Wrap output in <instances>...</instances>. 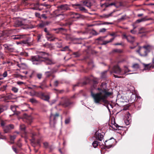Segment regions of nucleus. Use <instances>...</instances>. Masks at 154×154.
<instances>
[{
  "label": "nucleus",
  "mask_w": 154,
  "mask_h": 154,
  "mask_svg": "<svg viewBox=\"0 0 154 154\" xmlns=\"http://www.w3.org/2000/svg\"><path fill=\"white\" fill-rule=\"evenodd\" d=\"M97 89L99 91L98 92L94 93L92 89L91 91V95L94 103L97 105L103 104L104 105L108 104L109 102L107 98L112 95V93L110 92L107 88L106 83H102L100 87Z\"/></svg>",
  "instance_id": "f257e3e1"
},
{
  "label": "nucleus",
  "mask_w": 154,
  "mask_h": 154,
  "mask_svg": "<svg viewBox=\"0 0 154 154\" xmlns=\"http://www.w3.org/2000/svg\"><path fill=\"white\" fill-rule=\"evenodd\" d=\"M31 60L33 64L37 65L40 64L41 62H44L47 65H51L54 63L50 59L44 57L43 55H37L33 56L31 58Z\"/></svg>",
  "instance_id": "f03ea898"
},
{
  "label": "nucleus",
  "mask_w": 154,
  "mask_h": 154,
  "mask_svg": "<svg viewBox=\"0 0 154 154\" xmlns=\"http://www.w3.org/2000/svg\"><path fill=\"white\" fill-rule=\"evenodd\" d=\"M150 51V46L149 45L145 46L143 47H139V49L136 51L139 54L142 56H145Z\"/></svg>",
  "instance_id": "7ed1b4c3"
},
{
  "label": "nucleus",
  "mask_w": 154,
  "mask_h": 154,
  "mask_svg": "<svg viewBox=\"0 0 154 154\" xmlns=\"http://www.w3.org/2000/svg\"><path fill=\"white\" fill-rule=\"evenodd\" d=\"M59 116V114L57 113H56L55 115H54L52 113L51 114L50 122L51 126H53L56 123V120Z\"/></svg>",
  "instance_id": "20e7f679"
},
{
  "label": "nucleus",
  "mask_w": 154,
  "mask_h": 154,
  "mask_svg": "<svg viewBox=\"0 0 154 154\" xmlns=\"http://www.w3.org/2000/svg\"><path fill=\"white\" fill-rule=\"evenodd\" d=\"M14 126L13 124H9L6 125V126L3 128V130L5 133H10L11 132V130L14 129Z\"/></svg>",
  "instance_id": "39448f33"
},
{
  "label": "nucleus",
  "mask_w": 154,
  "mask_h": 154,
  "mask_svg": "<svg viewBox=\"0 0 154 154\" xmlns=\"http://www.w3.org/2000/svg\"><path fill=\"white\" fill-rule=\"evenodd\" d=\"M3 46L5 50H7L9 52H12L14 50V48L13 47L12 44H4Z\"/></svg>",
  "instance_id": "423d86ee"
},
{
  "label": "nucleus",
  "mask_w": 154,
  "mask_h": 154,
  "mask_svg": "<svg viewBox=\"0 0 154 154\" xmlns=\"http://www.w3.org/2000/svg\"><path fill=\"white\" fill-rule=\"evenodd\" d=\"M57 8L58 11H66L69 9V6L66 4L61 5L57 6Z\"/></svg>",
  "instance_id": "0eeeda50"
},
{
  "label": "nucleus",
  "mask_w": 154,
  "mask_h": 154,
  "mask_svg": "<svg viewBox=\"0 0 154 154\" xmlns=\"http://www.w3.org/2000/svg\"><path fill=\"white\" fill-rule=\"evenodd\" d=\"M112 71L113 72L119 75H121L123 74L121 69L117 65L114 66L112 68Z\"/></svg>",
  "instance_id": "6e6552de"
},
{
  "label": "nucleus",
  "mask_w": 154,
  "mask_h": 154,
  "mask_svg": "<svg viewBox=\"0 0 154 154\" xmlns=\"http://www.w3.org/2000/svg\"><path fill=\"white\" fill-rule=\"evenodd\" d=\"M123 37L124 38L126 39L128 42L130 43H133L135 41L134 37L131 35H129L127 36L125 35H124Z\"/></svg>",
  "instance_id": "1a4fd4ad"
},
{
  "label": "nucleus",
  "mask_w": 154,
  "mask_h": 154,
  "mask_svg": "<svg viewBox=\"0 0 154 154\" xmlns=\"http://www.w3.org/2000/svg\"><path fill=\"white\" fill-rule=\"evenodd\" d=\"M25 38V35H13L11 36V38L13 39H19Z\"/></svg>",
  "instance_id": "9d476101"
},
{
  "label": "nucleus",
  "mask_w": 154,
  "mask_h": 154,
  "mask_svg": "<svg viewBox=\"0 0 154 154\" xmlns=\"http://www.w3.org/2000/svg\"><path fill=\"white\" fill-rule=\"evenodd\" d=\"M131 122V115L129 112H128L126 116V119L125 120V122L126 125H128Z\"/></svg>",
  "instance_id": "9b49d317"
},
{
  "label": "nucleus",
  "mask_w": 154,
  "mask_h": 154,
  "mask_svg": "<svg viewBox=\"0 0 154 154\" xmlns=\"http://www.w3.org/2000/svg\"><path fill=\"white\" fill-rule=\"evenodd\" d=\"M69 15L71 16V17L75 18H78L80 17V14L77 13L71 12L69 13Z\"/></svg>",
  "instance_id": "f8f14e48"
},
{
  "label": "nucleus",
  "mask_w": 154,
  "mask_h": 154,
  "mask_svg": "<svg viewBox=\"0 0 154 154\" xmlns=\"http://www.w3.org/2000/svg\"><path fill=\"white\" fill-rule=\"evenodd\" d=\"M83 4L84 5L89 8H90L91 5V3L89 0H85Z\"/></svg>",
  "instance_id": "ddd939ff"
},
{
  "label": "nucleus",
  "mask_w": 154,
  "mask_h": 154,
  "mask_svg": "<svg viewBox=\"0 0 154 154\" xmlns=\"http://www.w3.org/2000/svg\"><path fill=\"white\" fill-rule=\"evenodd\" d=\"M96 138L100 141H101L103 138V136L101 133H98L96 134Z\"/></svg>",
  "instance_id": "4468645a"
},
{
  "label": "nucleus",
  "mask_w": 154,
  "mask_h": 154,
  "mask_svg": "<svg viewBox=\"0 0 154 154\" xmlns=\"http://www.w3.org/2000/svg\"><path fill=\"white\" fill-rule=\"evenodd\" d=\"M115 10H114L112 12H111V13L108 14H103L102 17L104 18H107L109 17H111L112 15V14L115 12Z\"/></svg>",
  "instance_id": "2eb2a0df"
},
{
  "label": "nucleus",
  "mask_w": 154,
  "mask_h": 154,
  "mask_svg": "<svg viewBox=\"0 0 154 154\" xmlns=\"http://www.w3.org/2000/svg\"><path fill=\"white\" fill-rule=\"evenodd\" d=\"M23 24L22 22L19 20H17L14 23V26L16 27H18L20 26Z\"/></svg>",
  "instance_id": "dca6fc26"
},
{
  "label": "nucleus",
  "mask_w": 154,
  "mask_h": 154,
  "mask_svg": "<svg viewBox=\"0 0 154 154\" xmlns=\"http://www.w3.org/2000/svg\"><path fill=\"white\" fill-rule=\"evenodd\" d=\"M17 108L18 107L15 105H11L10 107V108L11 110L14 112V114H16L17 115H18V114L16 113L15 112L17 110Z\"/></svg>",
  "instance_id": "f3484780"
},
{
  "label": "nucleus",
  "mask_w": 154,
  "mask_h": 154,
  "mask_svg": "<svg viewBox=\"0 0 154 154\" xmlns=\"http://www.w3.org/2000/svg\"><path fill=\"white\" fill-rule=\"evenodd\" d=\"M41 99L44 100L49 102V100L50 99V97L48 95H45L44 94L43 95L42 97L41 98Z\"/></svg>",
  "instance_id": "a211bd4d"
},
{
  "label": "nucleus",
  "mask_w": 154,
  "mask_h": 154,
  "mask_svg": "<svg viewBox=\"0 0 154 154\" xmlns=\"http://www.w3.org/2000/svg\"><path fill=\"white\" fill-rule=\"evenodd\" d=\"M43 94H44V93L41 91L35 92V95L36 96L39 97L41 98L42 97Z\"/></svg>",
  "instance_id": "6ab92c4d"
},
{
  "label": "nucleus",
  "mask_w": 154,
  "mask_h": 154,
  "mask_svg": "<svg viewBox=\"0 0 154 154\" xmlns=\"http://www.w3.org/2000/svg\"><path fill=\"white\" fill-rule=\"evenodd\" d=\"M16 135H13V136L10 135V138L11 142H10L11 144H13L14 143V140L16 137Z\"/></svg>",
  "instance_id": "aec40b11"
},
{
  "label": "nucleus",
  "mask_w": 154,
  "mask_h": 154,
  "mask_svg": "<svg viewBox=\"0 0 154 154\" xmlns=\"http://www.w3.org/2000/svg\"><path fill=\"white\" fill-rule=\"evenodd\" d=\"M71 104V103L69 102V101H67L65 103L62 104V105L64 107H66L69 106L70 104Z\"/></svg>",
  "instance_id": "412c9836"
},
{
  "label": "nucleus",
  "mask_w": 154,
  "mask_h": 154,
  "mask_svg": "<svg viewBox=\"0 0 154 154\" xmlns=\"http://www.w3.org/2000/svg\"><path fill=\"white\" fill-rule=\"evenodd\" d=\"M114 38H115V37L113 38H111V39H110V40H109V41H104L103 42V43H102V45H106V44H107V43H109L110 42H112L113 40L114 39Z\"/></svg>",
  "instance_id": "4be33fe9"
},
{
  "label": "nucleus",
  "mask_w": 154,
  "mask_h": 154,
  "mask_svg": "<svg viewBox=\"0 0 154 154\" xmlns=\"http://www.w3.org/2000/svg\"><path fill=\"white\" fill-rule=\"evenodd\" d=\"M38 4H36L34 5V7L32 8L31 9L34 10H38Z\"/></svg>",
  "instance_id": "5701e85b"
},
{
  "label": "nucleus",
  "mask_w": 154,
  "mask_h": 154,
  "mask_svg": "<svg viewBox=\"0 0 154 154\" xmlns=\"http://www.w3.org/2000/svg\"><path fill=\"white\" fill-rule=\"evenodd\" d=\"M131 101L133 102L136 99V95L134 94H132L131 97Z\"/></svg>",
  "instance_id": "b1692460"
},
{
  "label": "nucleus",
  "mask_w": 154,
  "mask_h": 154,
  "mask_svg": "<svg viewBox=\"0 0 154 154\" xmlns=\"http://www.w3.org/2000/svg\"><path fill=\"white\" fill-rule=\"evenodd\" d=\"M76 6H79L78 7L80 11H84L85 10V8L83 6H80L79 4H76L75 5Z\"/></svg>",
  "instance_id": "393cba45"
},
{
  "label": "nucleus",
  "mask_w": 154,
  "mask_h": 154,
  "mask_svg": "<svg viewBox=\"0 0 154 154\" xmlns=\"http://www.w3.org/2000/svg\"><path fill=\"white\" fill-rule=\"evenodd\" d=\"M30 101L32 103H38L37 101L35 98H32L29 99Z\"/></svg>",
  "instance_id": "a878e982"
},
{
  "label": "nucleus",
  "mask_w": 154,
  "mask_h": 154,
  "mask_svg": "<svg viewBox=\"0 0 154 154\" xmlns=\"http://www.w3.org/2000/svg\"><path fill=\"white\" fill-rule=\"evenodd\" d=\"M53 35H52V36H51L50 35H47L46 36V37L48 40L50 41H54V39H51V38L53 37Z\"/></svg>",
  "instance_id": "bb28decb"
},
{
  "label": "nucleus",
  "mask_w": 154,
  "mask_h": 154,
  "mask_svg": "<svg viewBox=\"0 0 154 154\" xmlns=\"http://www.w3.org/2000/svg\"><path fill=\"white\" fill-rule=\"evenodd\" d=\"M92 144L94 148H96L98 145V143L97 141H94L92 143Z\"/></svg>",
  "instance_id": "cd10ccee"
},
{
  "label": "nucleus",
  "mask_w": 154,
  "mask_h": 154,
  "mask_svg": "<svg viewBox=\"0 0 154 154\" xmlns=\"http://www.w3.org/2000/svg\"><path fill=\"white\" fill-rule=\"evenodd\" d=\"M107 71H105L103 72H102L101 74V77L102 78H106V73Z\"/></svg>",
  "instance_id": "c85d7f7f"
},
{
  "label": "nucleus",
  "mask_w": 154,
  "mask_h": 154,
  "mask_svg": "<svg viewBox=\"0 0 154 154\" xmlns=\"http://www.w3.org/2000/svg\"><path fill=\"white\" fill-rule=\"evenodd\" d=\"M6 122L5 121H2L1 122V126L2 127V128L3 129V128L4 127L6 126Z\"/></svg>",
  "instance_id": "c756f323"
},
{
  "label": "nucleus",
  "mask_w": 154,
  "mask_h": 154,
  "mask_svg": "<svg viewBox=\"0 0 154 154\" xmlns=\"http://www.w3.org/2000/svg\"><path fill=\"white\" fill-rule=\"evenodd\" d=\"M20 130L24 131L25 129V126L24 125H21L20 126Z\"/></svg>",
  "instance_id": "7c9ffc66"
},
{
  "label": "nucleus",
  "mask_w": 154,
  "mask_h": 154,
  "mask_svg": "<svg viewBox=\"0 0 154 154\" xmlns=\"http://www.w3.org/2000/svg\"><path fill=\"white\" fill-rule=\"evenodd\" d=\"M5 100L11 99V95L10 94H7L6 96H5Z\"/></svg>",
  "instance_id": "2f4dec72"
},
{
  "label": "nucleus",
  "mask_w": 154,
  "mask_h": 154,
  "mask_svg": "<svg viewBox=\"0 0 154 154\" xmlns=\"http://www.w3.org/2000/svg\"><path fill=\"white\" fill-rule=\"evenodd\" d=\"M132 67L134 69H136L139 68V66L138 64L136 63L134 64Z\"/></svg>",
  "instance_id": "473e14b6"
},
{
  "label": "nucleus",
  "mask_w": 154,
  "mask_h": 154,
  "mask_svg": "<svg viewBox=\"0 0 154 154\" xmlns=\"http://www.w3.org/2000/svg\"><path fill=\"white\" fill-rule=\"evenodd\" d=\"M42 36V35L41 34H38V35L37 36V39L38 42H40L41 41V39Z\"/></svg>",
  "instance_id": "72a5a7b5"
},
{
  "label": "nucleus",
  "mask_w": 154,
  "mask_h": 154,
  "mask_svg": "<svg viewBox=\"0 0 154 154\" xmlns=\"http://www.w3.org/2000/svg\"><path fill=\"white\" fill-rule=\"evenodd\" d=\"M44 31L46 33L47 35H50L51 36H52V34H50L46 28H45L44 29Z\"/></svg>",
  "instance_id": "f704fd0d"
},
{
  "label": "nucleus",
  "mask_w": 154,
  "mask_h": 154,
  "mask_svg": "<svg viewBox=\"0 0 154 154\" xmlns=\"http://www.w3.org/2000/svg\"><path fill=\"white\" fill-rule=\"evenodd\" d=\"M70 122V118H68L65 119V122L66 124H69Z\"/></svg>",
  "instance_id": "c9c22d12"
},
{
  "label": "nucleus",
  "mask_w": 154,
  "mask_h": 154,
  "mask_svg": "<svg viewBox=\"0 0 154 154\" xmlns=\"http://www.w3.org/2000/svg\"><path fill=\"white\" fill-rule=\"evenodd\" d=\"M4 58V55L0 51V59Z\"/></svg>",
  "instance_id": "e433bc0d"
},
{
  "label": "nucleus",
  "mask_w": 154,
  "mask_h": 154,
  "mask_svg": "<svg viewBox=\"0 0 154 154\" xmlns=\"http://www.w3.org/2000/svg\"><path fill=\"white\" fill-rule=\"evenodd\" d=\"M12 90L14 92L17 93L18 91V89L15 87H13L12 88Z\"/></svg>",
  "instance_id": "4c0bfd02"
},
{
  "label": "nucleus",
  "mask_w": 154,
  "mask_h": 154,
  "mask_svg": "<svg viewBox=\"0 0 154 154\" xmlns=\"http://www.w3.org/2000/svg\"><path fill=\"white\" fill-rule=\"evenodd\" d=\"M5 100V96L0 95V100Z\"/></svg>",
  "instance_id": "58836bf2"
},
{
  "label": "nucleus",
  "mask_w": 154,
  "mask_h": 154,
  "mask_svg": "<svg viewBox=\"0 0 154 154\" xmlns=\"http://www.w3.org/2000/svg\"><path fill=\"white\" fill-rule=\"evenodd\" d=\"M104 144H105V145L106 146V147L108 149L110 148L112 146V144H109V145H107L105 143H104Z\"/></svg>",
  "instance_id": "ea45409f"
},
{
  "label": "nucleus",
  "mask_w": 154,
  "mask_h": 154,
  "mask_svg": "<svg viewBox=\"0 0 154 154\" xmlns=\"http://www.w3.org/2000/svg\"><path fill=\"white\" fill-rule=\"evenodd\" d=\"M7 72L6 71H5L2 75L3 78H5L7 76Z\"/></svg>",
  "instance_id": "a19ab883"
},
{
  "label": "nucleus",
  "mask_w": 154,
  "mask_h": 154,
  "mask_svg": "<svg viewBox=\"0 0 154 154\" xmlns=\"http://www.w3.org/2000/svg\"><path fill=\"white\" fill-rule=\"evenodd\" d=\"M124 68H125V73L129 72L130 71L129 70L128 68L126 66H125Z\"/></svg>",
  "instance_id": "79ce46f5"
},
{
  "label": "nucleus",
  "mask_w": 154,
  "mask_h": 154,
  "mask_svg": "<svg viewBox=\"0 0 154 154\" xmlns=\"http://www.w3.org/2000/svg\"><path fill=\"white\" fill-rule=\"evenodd\" d=\"M145 19L144 18H142L141 19H138V20H137L136 22L137 23H140V22H142V21H145Z\"/></svg>",
  "instance_id": "37998d69"
},
{
  "label": "nucleus",
  "mask_w": 154,
  "mask_h": 154,
  "mask_svg": "<svg viewBox=\"0 0 154 154\" xmlns=\"http://www.w3.org/2000/svg\"><path fill=\"white\" fill-rule=\"evenodd\" d=\"M145 68H148L149 67L150 68L152 67V68L153 67L152 65L150 64H148L146 65H145Z\"/></svg>",
  "instance_id": "c03bdc74"
},
{
  "label": "nucleus",
  "mask_w": 154,
  "mask_h": 154,
  "mask_svg": "<svg viewBox=\"0 0 154 154\" xmlns=\"http://www.w3.org/2000/svg\"><path fill=\"white\" fill-rule=\"evenodd\" d=\"M45 74L47 77H48L51 74V72H47L45 73Z\"/></svg>",
  "instance_id": "a18cd8bd"
},
{
  "label": "nucleus",
  "mask_w": 154,
  "mask_h": 154,
  "mask_svg": "<svg viewBox=\"0 0 154 154\" xmlns=\"http://www.w3.org/2000/svg\"><path fill=\"white\" fill-rule=\"evenodd\" d=\"M43 144H44V147L45 148H47L48 147V143H47V142H44L43 143Z\"/></svg>",
  "instance_id": "49530a36"
},
{
  "label": "nucleus",
  "mask_w": 154,
  "mask_h": 154,
  "mask_svg": "<svg viewBox=\"0 0 154 154\" xmlns=\"http://www.w3.org/2000/svg\"><path fill=\"white\" fill-rule=\"evenodd\" d=\"M5 34V32H0V37H3Z\"/></svg>",
  "instance_id": "de8ad7c7"
},
{
  "label": "nucleus",
  "mask_w": 154,
  "mask_h": 154,
  "mask_svg": "<svg viewBox=\"0 0 154 154\" xmlns=\"http://www.w3.org/2000/svg\"><path fill=\"white\" fill-rule=\"evenodd\" d=\"M4 111L2 106L0 105V114Z\"/></svg>",
  "instance_id": "09e8293b"
},
{
  "label": "nucleus",
  "mask_w": 154,
  "mask_h": 154,
  "mask_svg": "<svg viewBox=\"0 0 154 154\" xmlns=\"http://www.w3.org/2000/svg\"><path fill=\"white\" fill-rule=\"evenodd\" d=\"M24 64L23 63H22V64H17V66H18L19 68H20L21 69H22L23 68H22V66Z\"/></svg>",
  "instance_id": "8fccbe9b"
},
{
  "label": "nucleus",
  "mask_w": 154,
  "mask_h": 154,
  "mask_svg": "<svg viewBox=\"0 0 154 154\" xmlns=\"http://www.w3.org/2000/svg\"><path fill=\"white\" fill-rule=\"evenodd\" d=\"M106 29L105 28H102L100 29V32H104L106 31Z\"/></svg>",
  "instance_id": "3c124183"
},
{
  "label": "nucleus",
  "mask_w": 154,
  "mask_h": 154,
  "mask_svg": "<svg viewBox=\"0 0 154 154\" xmlns=\"http://www.w3.org/2000/svg\"><path fill=\"white\" fill-rule=\"evenodd\" d=\"M37 76L38 79H40L42 78V75L41 74H38L37 75Z\"/></svg>",
  "instance_id": "603ef678"
},
{
  "label": "nucleus",
  "mask_w": 154,
  "mask_h": 154,
  "mask_svg": "<svg viewBox=\"0 0 154 154\" xmlns=\"http://www.w3.org/2000/svg\"><path fill=\"white\" fill-rule=\"evenodd\" d=\"M17 84L19 85H21L22 84H24V82H22L18 81L17 82Z\"/></svg>",
  "instance_id": "864d4df0"
},
{
  "label": "nucleus",
  "mask_w": 154,
  "mask_h": 154,
  "mask_svg": "<svg viewBox=\"0 0 154 154\" xmlns=\"http://www.w3.org/2000/svg\"><path fill=\"white\" fill-rule=\"evenodd\" d=\"M58 82L57 81H55L54 82V85L55 86H57L58 85Z\"/></svg>",
  "instance_id": "5fc2aeb1"
},
{
  "label": "nucleus",
  "mask_w": 154,
  "mask_h": 154,
  "mask_svg": "<svg viewBox=\"0 0 154 154\" xmlns=\"http://www.w3.org/2000/svg\"><path fill=\"white\" fill-rule=\"evenodd\" d=\"M17 145L19 147H20L22 146L21 143L20 142H18Z\"/></svg>",
  "instance_id": "6e6d98bb"
},
{
  "label": "nucleus",
  "mask_w": 154,
  "mask_h": 154,
  "mask_svg": "<svg viewBox=\"0 0 154 154\" xmlns=\"http://www.w3.org/2000/svg\"><path fill=\"white\" fill-rule=\"evenodd\" d=\"M94 85L93 86V87L94 88V89H96V87H95V84L97 83V82L96 81H94Z\"/></svg>",
  "instance_id": "4d7b16f0"
},
{
  "label": "nucleus",
  "mask_w": 154,
  "mask_h": 154,
  "mask_svg": "<svg viewBox=\"0 0 154 154\" xmlns=\"http://www.w3.org/2000/svg\"><path fill=\"white\" fill-rule=\"evenodd\" d=\"M131 32L133 34H135L136 33V32L134 31V29H132L131 30Z\"/></svg>",
  "instance_id": "13d9d810"
},
{
  "label": "nucleus",
  "mask_w": 154,
  "mask_h": 154,
  "mask_svg": "<svg viewBox=\"0 0 154 154\" xmlns=\"http://www.w3.org/2000/svg\"><path fill=\"white\" fill-rule=\"evenodd\" d=\"M13 150L16 153H17V150L16 148H14L13 146L12 147Z\"/></svg>",
  "instance_id": "bf43d9fd"
},
{
  "label": "nucleus",
  "mask_w": 154,
  "mask_h": 154,
  "mask_svg": "<svg viewBox=\"0 0 154 154\" xmlns=\"http://www.w3.org/2000/svg\"><path fill=\"white\" fill-rule=\"evenodd\" d=\"M42 17L46 19L47 18V17L46 16L45 14H42Z\"/></svg>",
  "instance_id": "052dcab7"
},
{
  "label": "nucleus",
  "mask_w": 154,
  "mask_h": 154,
  "mask_svg": "<svg viewBox=\"0 0 154 154\" xmlns=\"http://www.w3.org/2000/svg\"><path fill=\"white\" fill-rule=\"evenodd\" d=\"M114 126H115L117 128H119L120 126L117 124L115 123L114 125Z\"/></svg>",
  "instance_id": "680f3d73"
},
{
  "label": "nucleus",
  "mask_w": 154,
  "mask_h": 154,
  "mask_svg": "<svg viewBox=\"0 0 154 154\" xmlns=\"http://www.w3.org/2000/svg\"><path fill=\"white\" fill-rule=\"evenodd\" d=\"M103 24H112V23H109V22H105Z\"/></svg>",
  "instance_id": "e2e57ef3"
},
{
  "label": "nucleus",
  "mask_w": 154,
  "mask_h": 154,
  "mask_svg": "<svg viewBox=\"0 0 154 154\" xmlns=\"http://www.w3.org/2000/svg\"><path fill=\"white\" fill-rule=\"evenodd\" d=\"M55 102V100H54L53 101H52V102L51 103H50V104L51 105H52Z\"/></svg>",
  "instance_id": "0e129e2a"
},
{
  "label": "nucleus",
  "mask_w": 154,
  "mask_h": 154,
  "mask_svg": "<svg viewBox=\"0 0 154 154\" xmlns=\"http://www.w3.org/2000/svg\"><path fill=\"white\" fill-rule=\"evenodd\" d=\"M110 35L111 36L115 37V34L114 33L110 34Z\"/></svg>",
  "instance_id": "69168bd1"
},
{
  "label": "nucleus",
  "mask_w": 154,
  "mask_h": 154,
  "mask_svg": "<svg viewBox=\"0 0 154 154\" xmlns=\"http://www.w3.org/2000/svg\"><path fill=\"white\" fill-rule=\"evenodd\" d=\"M143 15V14H139L137 15L139 17H141Z\"/></svg>",
  "instance_id": "338daca9"
},
{
  "label": "nucleus",
  "mask_w": 154,
  "mask_h": 154,
  "mask_svg": "<svg viewBox=\"0 0 154 154\" xmlns=\"http://www.w3.org/2000/svg\"><path fill=\"white\" fill-rule=\"evenodd\" d=\"M120 101L122 102L123 103H124L125 102V101H124L122 99H121L119 100Z\"/></svg>",
  "instance_id": "774afa93"
}]
</instances>
